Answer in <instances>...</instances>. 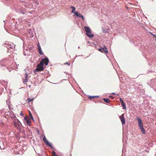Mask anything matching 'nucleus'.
Here are the masks:
<instances>
[{"mask_svg":"<svg viewBox=\"0 0 156 156\" xmlns=\"http://www.w3.org/2000/svg\"><path fill=\"white\" fill-rule=\"evenodd\" d=\"M49 62V60L47 57H46L44 58H42L40 63L37 66V68L34 71V72L35 71L39 72L43 70L44 69L43 66L44 64H45L46 66H47L48 65Z\"/></svg>","mask_w":156,"mask_h":156,"instance_id":"1","label":"nucleus"},{"mask_svg":"<svg viewBox=\"0 0 156 156\" xmlns=\"http://www.w3.org/2000/svg\"><path fill=\"white\" fill-rule=\"evenodd\" d=\"M137 120L138 121V126L140 129L142 133L144 134H145L146 133V132L143 128V125L141 119L140 118H137Z\"/></svg>","mask_w":156,"mask_h":156,"instance_id":"2","label":"nucleus"},{"mask_svg":"<svg viewBox=\"0 0 156 156\" xmlns=\"http://www.w3.org/2000/svg\"><path fill=\"white\" fill-rule=\"evenodd\" d=\"M84 29L86 31V34L89 37L92 38L94 36V34H91V31L90 29L88 27L85 26Z\"/></svg>","mask_w":156,"mask_h":156,"instance_id":"3","label":"nucleus"},{"mask_svg":"<svg viewBox=\"0 0 156 156\" xmlns=\"http://www.w3.org/2000/svg\"><path fill=\"white\" fill-rule=\"evenodd\" d=\"M120 119L122 122V124L123 125L125 124V119L124 117V114H122L121 116H119Z\"/></svg>","mask_w":156,"mask_h":156,"instance_id":"4","label":"nucleus"},{"mask_svg":"<svg viewBox=\"0 0 156 156\" xmlns=\"http://www.w3.org/2000/svg\"><path fill=\"white\" fill-rule=\"evenodd\" d=\"M24 120L27 122V123L28 125H30V123L31 122V119L29 117H25L24 118Z\"/></svg>","mask_w":156,"mask_h":156,"instance_id":"5","label":"nucleus"},{"mask_svg":"<svg viewBox=\"0 0 156 156\" xmlns=\"http://www.w3.org/2000/svg\"><path fill=\"white\" fill-rule=\"evenodd\" d=\"M43 141H44V143L46 144L47 145H48L49 146L51 147L52 148H53V147H52V145L49 143L48 141L46 139L45 137L44 136L43 138Z\"/></svg>","mask_w":156,"mask_h":156,"instance_id":"6","label":"nucleus"},{"mask_svg":"<svg viewBox=\"0 0 156 156\" xmlns=\"http://www.w3.org/2000/svg\"><path fill=\"white\" fill-rule=\"evenodd\" d=\"M20 123V122L19 120H17V121H15L14 122V126L17 128H19Z\"/></svg>","mask_w":156,"mask_h":156,"instance_id":"7","label":"nucleus"},{"mask_svg":"<svg viewBox=\"0 0 156 156\" xmlns=\"http://www.w3.org/2000/svg\"><path fill=\"white\" fill-rule=\"evenodd\" d=\"M102 52L105 53H108V51L107 50V49L106 47L105 46V45H104L103 48H102Z\"/></svg>","mask_w":156,"mask_h":156,"instance_id":"8","label":"nucleus"},{"mask_svg":"<svg viewBox=\"0 0 156 156\" xmlns=\"http://www.w3.org/2000/svg\"><path fill=\"white\" fill-rule=\"evenodd\" d=\"M103 100L105 102L108 103L110 102V100L108 98H103Z\"/></svg>","mask_w":156,"mask_h":156,"instance_id":"9","label":"nucleus"},{"mask_svg":"<svg viewBox=\"0 0 156 156\" xmlns=\"http://www.w3.org/2000/svg\"><path fill=\"white\" fill-rule=\"evenodd\" d=\"M122 106L123 107V109H125L126 108V105L123 102L122 103H121Z\"/></svg>","mask_w":156,"mask_h":156,"instance_id":"10","label":"nucleus"},{"mask_svg":"<svg viewBox=\"0 0 156 156\" xmlns=\"http://www.w3.org/2000/svg\"><path fill=\"white\" fill-rule=\"evenodd\" d=\"M27 74H26V79L24 80L23 81V83H27L28 81V79H27Z\"/></svg>","mask_w":156,"mask_h":156,"instance_id":"11","label":"nucleus"},{"mask_svg":"<svg viewBox=\"0 0 156 156\" xmlns=\"http://www.w3.org/2000/svg\"><path fill=\"white\" fill-rule=\"evenodd\" d=\"M70 8H71L72 9V10L71 11L72 12V13L74 12V11L75 10V9H76L75 7L73 6H71L70 7Z\"/></svg>","mask_w":156,"mask_h":156,"instance_id":"12","label":"nucleus"},{"mask_svg":"<svg viewBox=\"0 0 156 156\" xmlns=\"http://www.w3.org/2000/svg\"><path fill=\"white\" fill-rule=\"evenodd\" d=\"M52 156H58V155H56L55 152L53 151L52 152Z\"/></svg>","mask_w":156,"mask_h":156,"instance_id":"13","label":"nucleus"},{"mask_svg":"<svg viewBox=\"0 0 156 156\" xmlns=\"http://www.w3.org/2000/svg\"><path fill=\"white\" fill-rule=\"evenodd\" d=\"M29 114L30 116L31 117V119H32V120H34L33 117L32 116L31 113V112H30V111H29Z\"/></svg>","mask_w":156,"mask_h":156,"instance_id":"14","label":"nucleus"},{"mask_svg":"<svg viewBox=\"0 0 156 156\" xmlns=\"http://www.w3.org/2000/svg\"><path fill=\"white\" fill-rule=\"evenodd\" d=\"M34 98L30 99V98H28L27 100L28 101V102L29 103L30 101H32L34 100Z\"/></svg>","mask_w":156,"mask_h":156,"instance_id":"15","label":"nucleus"},{"mask_svg":"<svg viewBox=\"0 0 156 156\" xmlns=\"http://www.w3.org/2000/svg\"><path fill=\"white\" fill-rule=\"evenodd\" d=\"M119 101L121 103H122V102H124L123 99L121 98H119Z\"/></svg>","mask_w":156,"mask_h":156,"instance_id":"16","label":"nucleus"},{"mask_svg":"<svg viewBox=\"0 0 156 156\" xmlns=\"http://www.w3.org/2000/svg\"><path fill=\"white\" fill-rule=\"evenodd\" d=\"M79 13L78 12H75V15H76V16H78V15H79Z\"/></svg>","mask_w":156,"mask_h":156,"instance_id":"17","label":"nucleus"},{"mask_svg":"<svg viewBox=\"0 0 156 156\" xmlns=\"http://www.w3.org/2000/svg\"><path fill=\"white\" fill-rule=\"evenodd\" d=\"M39 53L41 55H42L43 54V53L42 52V50H41V51H39Z\"/></svg>","mask_w":156,"mask_h":156,"instance_id":"18","label":"nucleus"},{"mask_svg":"<svg viewBox=\"0 0 156 156\" xmlns=\"http://www.w3.org/2000/svg\"><path fill=\"white\" fill-rule=\"evenodd\" d=\"M38 49L39 51H41V47H38Z\"/></svg>","mask_w":156,"mask_h":156,"instance_id":"19","label":"nucleus"},{"mask_svg":"<svg viewBox=\"0 0 156 156\" xmlns=\"http://www.w3.org/2000/svg\"><path fill=\"white\" fill-rule=\"evenodd\" d=\"M81 17L82 19V20H84V17H83V15H82V16H81Z\"/></svg>","mask_w":156,"mask_h":156,"instance_id":"20","label":"nucleus"},{"mask_svg":"<svg viewBox=\"0 0 156 156\" xmlns=\"http://www.w3.org/2000/svg\"><path fill=\"white\" fill-rule=\"evenodd\" d=\"M9 47L11 49H13V48H14L15 46H10Z\"/></svg>","mask_w":156,"mask_h":156,"instance_id":"21","label":"nucleus"},{"mask_svg":"<svg viewBox=\"0 0 156 156\" xmlns=\"http://www.w3.org/2000/svg\"><path fill=\"white\" fill-rule=\"evenodd\" d=\"M97 97V96H93V97L90 96V99H91L92 98H95V97Z\"/></svg>","mask_w":156,"mask_h":156,"instance_id":"22","label":"nucleus"},{"mask_svg":"<svg viewBox=\"0 0 156 156\" xmlns=\"http://www.w3.org/2000/svg\"><path fill=\"white\" fill-rule=\"evenodd\" d=\"M82 15H81L80 14V13H79V15H78V17H81V16H82Z\"/></svg>","mask_w":156,"mask_h":156,"instance_id":"23","label":"nucleus"},{"mask_svg":"<svg viewBox=\"0 0 156 156\" xmlns=\"http://www.w3.org/2000/svg\"><path fill=\"white\" fill-rule=\"evenodd\" d=\"M102 48H99L98 50L100 51H101V52H102Z\"/></svg>","mask_w":156,"mask_h":156,"instance_id":"24","label":"nucleus"},{"mask_svg":"<svg viewBox=\"0 0 156 156\" xmlns=\"http://www.w3.org/2000/svg\"><path fill=\"white\" fill-rule=\"evenodd\" d=\"M37 45L38 47H41L39 42L37 43Z\"/></svg>","mask_w":156,"mask_h":156,"instance_id":"25","label":"nucleus"},{"mask_svg":"<svg viewBox=\"0 0 156 156\" xmlns=\"http://www.w3.org/2000/svg\"><path fill=\"white\" fill-rule=\"evenodd\" d=\"M151 35H152L153 36H154V37H156V35H154V34H152V33H151Z\"/></svg>","mask_w":156,"mask_h":156,"instance_id":"26","label":"nucleus"},{"mask_svg":"<svg viewBox=\"0 0 156 156\" xmlns=\"http://www.w3.org/2000/svg\"><path fill=\"white\" fill-rule=\"evenodd\" d=\"M65 64H67L68 65H69V64L68 63V62H66V63H65Z\"/></svg>","mask_w":156,"mask_h":156,"instance_id":"27","label":"nucleus"},{"mask_svg":"<svg viewBox=\"0 0 156 156\" xmlns=\"http://www.w3.org/2000/svg\"><path fill=\"white\" fill-rule=\"evenodd\" d=\"M22 114H23V113L22 112H21V113H20V115H22Z\"/></svg>","mask_w":156,"mask_h":156,"instance_id":"28","label":"nucleus"},{"mask_svg":"<svg viewBox=\"0 0 156 156\" xmlns=\"http://www.w3.org/2000/svg\"><path fill=\"white\" fill-rule=\"evenodd\" d=\"M109 97L111 98H113H113L112 96H109Z\"/></svg>","mask_w":156,"mask_h":156,"instance_id":"29","label":"nucleus"},{"mask_svg":"<svg viewBox=\"0 0 156 156\" xmlns=\"http://www.w3.org/2000/svg\"><path fill=\"white\" fill-rule=\"evenodd\" d=\"M112 94H113V95H115V94L114 93H112Z\"/></svg>","mask_w":156,"mask_h":156,"instance_id":"30","label":"nucleus"}]
</instances>
